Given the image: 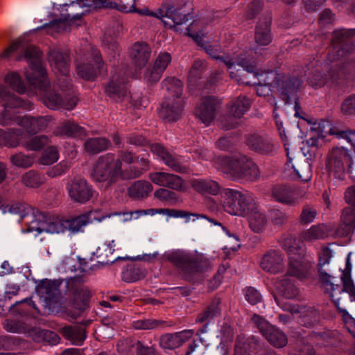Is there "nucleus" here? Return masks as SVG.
I'll list each match as a JSON object with an SVG mask.
<instances>
[{
    "mask_svg": "<svg viewBox=\"0 0 355 355\" xmlns=\"http://www.w3.org/2000/svg\"><path fill=\"white\" fill-rule=\"evenodd\" d=\"M87 62L76 65L77 74L86 80H94L101 73L104 62L98 49L91 47Z\"/></svg>",
    "mask_w": 355,
    "mask_h": 355,
    "instance_id": "nucleus-15",
    "label": "nucleus"
},
{
    "mask_svg": "<svg viewBox=\"0 0 355 355\" xmlns=\"http://www.w3.org/2000/svg\"><path fill=\"white\" fill-rule=\"evenodd\" d=\"M49 85V81L46 78V85L44 87L33 85L40 89V99L46 107L51 110L64 108L67 110H71L76 106L78 98L75 96H67L63 98L55 90L47 89Z\"/></svg>",
    "mask_w": 355,
    "mask_h": 355,
    "instance_id": "nucleus-11",
    "label": "nucleus"
},
{
    "mask_svg": "<svg viewBox=\"0 0 355 355\" xmlns=\"http://www.w3.org/2000/svg\"><path fill=\"white\" fill-rule=\"evenodd\" d=\"M153 191L152 184L145 180L135 182L128 189L129 196L133 199H141L148 196Z\"/></svg>",
    "mask_w": 355,
    "mask_h": 355,
    "instance_id": "nucleus-50",
    "label": "nucleus"
},
{
    "mask_svg": "<svg viewBox=\"0 0 355 355\" xmlns=\"http://www.w3.org/2000/svg\"><path fill=\"white\" fill-rule=\"evenodd\" d=\"M140 172L135 168H122L120 159H116L113 153L98 157L91 171V178L96 183H104L106 187L116 184L119 180L135 179Z\"/></svg>",
    "mask_w": 355,
    "mask_h": 355,
    "instance_id": "nucleus-2",
    "label": "nucleus"
},
{
    "mask_svg": "<svg viewBox=\"0 0 355 355\" xmlns=\"http://www.w3.org/2000/svg\"><path fill=\"white\" fill-rule=\"evenodd\" d=\"M263 336L270 345L277 348H282L287 345L288 339L286 335L278 328L272 326L265 333Z\"/></svg>",
    "mask_w": 355,
    "mask_h": 355,
    "instance_id": "nucleus-51",
    "label": "nucleus"
},
{
    "mask_svg": "<svg viewBox=\"0 0 355 355\" xmlns=\"http://www.w3.org/2000/svg\"><path fill=\"white\" fill-rule=\"evenodd\" d=\"M313 274L312 263L303 257V253H299L297 257L295 256L289 257L288 267L285 275L296 277L302 281L313 279Z\"/></svg>",
    "mask_w": 355,
    "mask_h": 355,
    "instance_id": "nucleus-16",
    "label": "nucleus"
},
{
    "mask_svg": "<svg viewBox=\"0 0 355 355\" xmlns=\"http://www.w3.org/2000/svg\"><path fill=\"white\" fill-rule=\"evenodd\" d=\"M272 198L283 205L294 206L299 200V193L297 190L286 184H276L271 189Z\"/></svg>",
    "mask_w": 355,
    "mask_h": 355,
    "instance_id": "nucleus-27",
    "label": "nucleus"
},
{
    "mask_svg": "<svg viewBox=\"0 0 355 355\" xmlns=\"http://www.w3.org/2000/svg\"><path fill=\"white\" fill-rule=\"evenodd\" d=\"M151 48L145 42H136L130 50V56L134 64L141 69L144 67L151 55Z\"/></svg>",
    "mask_w": 355,
    "mask_h": 355,
    "instance_id": "nucleus-33",
    "label": "nucleus"
},
{
    "mask_svg": "<svg viewBox=\"0 0 355 355\" xmlns=\"http://www.w3.org/2000/svg\"><path fill=\"white\" fill-rule=\"evenodd\" d=\"M162 86L165 88L168 94L164 98L172 99H182L183 83L175 77H167L162 82Z\"/></svg>",
    "mask_w": 355,
    "mask_h": 355,
    "instance_id": "nucleus-45",
    "label": "nucleus"
},
{
    "mask_svg": "<svg viewBox=\"0 0 355 355\" xmlns=\"http://www.w3.org/2000/svg\"><path fill=\"white\" fill-rule=\"evenodd\" d=\"M324 69L328 74H322L319 69L315 68L308 76L307 82L313 87L320 88L327 85L329 86H342L347 76L352 72L339 64V62L328 60L324 64Z\"/></svg>",
    "mask_w": 355,
    "mask_h": 355,
    "instance_id": "nucleus-6",
    "label": "nucleus"
},
{
    "mask_svg": "<svg viewBox=\"0 0 355 355\" xmlns=\"http://www.w3.org/2000/svg\"><path fill=\"white\" fill-rule=\"evenodd\" d=\"M49 61L51 65L61 74L66 76L69 72V54L57 49L50 50Z\"/></svg>",
    "mask_w": 355,
    "mask_h": 355,
    "instance_id": "nucleus-35",
    "label": "nucleus"
},
{
    "mask_svg": "<svg viewBox=\"0 0 355 355\" xmlns=\"http://www.w3.org/2000/svg\"><path fill=\"white\" fill-rule=\"evenodd\" d=\"M319 261L317 265L319 276V282L322 288L327 289H338V286H333L331 279L332 277L323 269V266L329 263V260L332 257V252L328 247H324L318 254Z\"/></svg>",
    "mask_w": 355,
    "mask_h": 355,
    "instance_id": "nucleus-29",
    "label": "nucleus"
},
{
    "mask_svg": "<svg viewBox=\"0 0 355 355\" xmlns=\"http://www.w3.org/2000/svg\"><path fill=\"white\" fill-rule=\"evenodd\" d=\"M146 272L144 269L136 264H128L123 269L121 278L126 282H134L145 277Z\"/></svg>",
    "mask_w": 355,
    "mask_h": 355,
    "instance_id": "nucleus-53",
    "label": "nucleus"
},
{
    "mask_svg": "<svg viewBox=\"0 0 355 355\" xmlns=\"http://www.w3.org/2000/svg\"><path fill=\"white\" fill-rule=\"evenodd\" d=\"M220 104V100L215 96L203 97L201 98L200 103L195 107L194 115L204 124L209 125L214 119L216 111Z\"/></svg>",
    "mask_w": 355,
    "mask_h": 355,
    "instance_id": "nucleus-19",
    "label": "nucleus"
},
{
    "mask_svg": "<svg viewBox=\"0 0 355 355\" xmlns=\"http://www.w3.org/2000/svg\"><path fill=\"white\" fill-rule=\"evenodd\" d=\"M63 336L73 344L82 345L86 338L85 328L80 324L65 326L61 329Z\"/></svg>",
    "mask_w": 355,
    "mask_h": 355,
    "instance_id": "nucleus-42",
    "label": "nucleus"
},
{
    "mask_svg": "<svg viewBox=\"0 0 355 355\" xmlns=\"http://www.w3.org/2000/svg\"><path fill=\"white\" fill-rule=\"evenodd\" d=\"M127 78L114 74L105 87V94L114 101L122 102L127 95Z\"/></svg>",
    "mask_w": 355,
    "mask_h": 355,
    "instance_id": "nucleus-26",
    "label": "nucleus"
},
{
    "mask_svg": "<svg viewBox=\"0 0 355 355\" xmlns=\"http://www.w3.org/2000/svg\"><path fill=\"white\" fill-rule=\"evenodd\" d=\"M61 282L58 280H42L37 286V291L42 298L48 304L57 302L60 293L59 287Z\"/></svg>",
    "mask_w": 355,
    "mask_h": 355,
    "instance_id": "nucleus-32",
    "label": "nucleus"
},
{
    "mask_svg": "<svg viewBox=\"0 0 355 355\" xmlns=\"http://www.w3.org/2000/svg\"><path fill=\"white\" fill-rule=\"evenodd\" d=\"M221 205L232 215L245 216L253 210L255 201L252 194L233 189H225L221 193Z\"/></svg>",
    "mask_w": 355,
    "mask_h": 355,
    "instance_id": "nucleus-7",
    "label": "nucleus"
},
{
    "mask_svg": "<svg viewBox=\"0 0 355 355\" xmlns=\"http://www.w3.org/2000/svg\"><path fill=\"white\" fill-rule=\"evenodd\" d=\"M110 141L106 137H92L84 143L85 150L90 155H96L109 148Z\"/></svg>",
    "mask_w": 355,
    "mask_h": 355,
    "instance_id": "nucleus-49",
    "label": "nucleus"
},
{
    "mask_svg": "<svg viewBox=\"0 0 355 355\" xmlns=\"http://www.w3.org/2000/svg\"><path fill=\"white\" fill-rule=\"evenodd\" d=\"M352 164L349 151L343 147L334 148L328 153L326 166L329 172L336 178L344 175L347 167H350Z\"/></svg>",
    "mask_w": 355,
    "mask_h": 355,
    "instance_id": "nucleus-12",
    "label": "nucleus"
},
{
    "mask_svg": "<svg viewBox=\"0 0 355 355\" xmlns=\"http://www.w3.org/2000/svg\"><path fill=\"white\" fill-rule=\"evenodd\" d=\"M3 324L4 329L8 331L13 333L29 332V329L25 323L20 321L6 319Z\"/></svg>",
    "mask_w": 355,
    "mask_h": 355,
    "instance_id": "nucleus-61",
    "label": "nucleus"
},
{
    "mask_svg": "<svg viewBox=\"0 0 355 355\" xmlns=\"http://www.w3.org/2000/svg\"><path fill=\"white\" fill-rule=\"evenodd\" d=\"M355 29H338L333 32L331 46L327 57L331 62H339V64L347 69L348 72L355 73V55L352 53L355 47L354 37Z\"/></svg>",
    "mask_w": 355,
    "mask_h": 355,
    "instance_id": "nucleus-3",
    "label": "nucleus"
},
{
    "mask_svg": "<svg viewBox=\"0 0 355 355\" xmlns=\"http://www.w3.org/2000/svg\"><path fill=\"white\" fill-rule=\"evenodd\" d=\"M277 291L286 299H293L299 294V290L286 275L275 282Z\"/></svg>",
    "mask_w": 355,
    "mask_h": 355,
    "instance_id": "nucleus-48",
    "label": "nucleus"
},
{
    "mask_svg": "<svg viewBox=\"0 0 355 355\" xmlns=\"http://www.w3.org/2000/svg\"><path fill=\"white\" fill-rule=\"evenodd\" d=\"M342 282H343V288L340 287L339 284H335L332 282L333 286H338L339 287L338 289H327L326 288H323L325 293H328L331 298L332 299V301L336 306L337 310L340 313L342 314V316L344 319H346L347 318H351L348 312L339 306V300L340 297H339L338 295H340L343 292L348 293L349 295L353 297V299L355 300V286L353 284V282L350 277L349 275L347 276L346 274H344L342 277Z\"/></svg>",
    "mask_w": 355,
    "mask_h": 355,
    "instance_id": "nucleus-21",
    "label": "nucleus"
},
{
    "mask_svg": "<svg viewBox=\"0 0 355 355\" xmlns=\"http://www.w3.org/2000/svg\"><path fill=\"white\" fill-rule=\"evenodd\" d=\"M91 222L90 214L86 213L67 219L55 218V233L63 232L69 230L71 232H78L82 230Z\"/></svg>",
    "mask_w": 355,
    "mask_h": 355,
    "instance_id": "nucleus-22",
    "label": "nucleus"
},
{
    "mask_svg": "<svg viewBox=\"0 0 355 355\" xmlns=\"http://www.w3.org/2000/svg\"><path fill=\"white\" fill-rule=\"evenodd\" d=\"M148 178L152 182L158 186L178 191L185 190L184 180L178 175L166 172H153L149 174Z\"/></svg>",
    "mask_w": 355,
    "mask_h": 355,
    "instance_id": "nucleus-23",
    "label": "nucleus"
},
{
    "mask_svg": "<svg viewBox=\"0 0 355 355\" xmlns=\"http://www.w3.org/2000/svg\"><path fill=\"white\" fill-rule=\"evenodd\" d=\"M207 68V62L205 60L198 59L195 60L190 69L188 81L191 85H195L202 78V74Z\"/></svg>",
    "mask_w": 355,
    "mask_h": 355,
    "instance_id": "nucleus-55",
    "label": "nucleus"
},
{
    "mask_svg": "<svg viewBox=\"0 0 355 355\" xmlns=\"http://www.w3.org/2000/svg\"><path fill=\"white\" fill-rule=\"evenodd\" d=\"M0 103L5 107H24V101L17 95L10 92V89L0 84Z\"/></svg>",
    "mask_w": 355,
    "mask_h": 355,
    "instance_id": "nucleus-47",
    "label": "nucleus"
},
{
    "mask_svg": "<svg viewBox=\"0 0 355 355\" xmlns=\"http://www.w3.org/2000/svg\"><path fill=\"white\" fill-rule=\"evenodd\" d=\"M51 143L50 137L45 135H34L28 140H24L21 146L27 150L40 151Z\"/></svg>",
    "mask_w": 355,
    "mask_h": 355,
    "instance_id": "nucleus-52",
    "label": "nucleus"
},
{
    "mask_svg": "<svg viewBox=\"0 0 355 355\" xmlns=\"http://www.w3.org/2000/svg\"><path fill=\"white\" fill-rule=\"evenodd\" d=\"M4 80L17 92L22 94L25 92V86L18 73L15 72L8 73L5 76Z\"/></svg>",
    "mask_w": 355,
    "mask_h": 355,
    "instance_id": "nucleus-60",
    "label": "nucleus"
},
{
    "mask_svg": "<svg viewBox=\"0 0 355 355\" xmlns=\"http://www.w3.org/2000/svg\"><path fill=\"white\" fill-rule=\"evenodd\" d=\"M270 74L275 78L274 83L277 87L281 98L286 104L291 103V97L295 96L300 89L302 84V80L294 76H283L280 79L279 75L272 71H270Z\"/></svg>",
    "mask_w": 355,
    "mask_h": 355,
    "instance_id": "nucleus-17",
    "label": "nucleus"
},
{
    "mask_svg": "<svg viewBox=\"0 0 355 355\" xmlns=\"http://www.w3.org/2000/svg\"><path fill=\"white\" fill-rule=\"evenodd\" d=\"M248 216H249L250 227L252 231L260 232L264 229L266 225V218L265 215L257 209L256 203L254 208L250 211Z\"/></svg>",
    "mask_w": 355,
    "mask_h": 355,
    "instance_id": "nucleus-54",
    "label": "nucleus"
},
{
    "mask_svg": "<svg viewBox=\"0 0 355 355\" xmlns=\"http://www.w3.org/2000/svg\"><path fill=\"white\" fill-rule=\"evenodd\" d=\"M25 58L30 66L26 78L31 85L44 87L46 85V72L41 62V52L39 48L29 46L25 50Z\"/></svg>",
    "mask_w": 355,
    "mask_h": 355,
    "instance_id": "nucleus-10",
    "label": "nucleus"
},
{
    "mask_svg": "<svg viewBox=\"0 0 355 355\" xmlns=\"http://www.w3.org/2000/svg\"><path fill=\"white\" fill-rule=\"evenodd\" d=\"M220 304V299H213L207 306L198 313L196 322L208 324L214 318L220 316L221 311Z\"/></svg>",
    "mask_w": 355,
    "mask_h": 355,
    "instance_id": "nucleus-38",
    "label": "nucleus"
},
{
    "mask_svg": "<svg viewBox=\"0 0 355 355\" xmlns=\"http://www.w3.org/2000/svg\"><path fill=\"white\" fill-rule=\"evenodd\" d=\"M252 105V101L246 96L240 95L233 98L229 103L230 114L235 118H241Z\"/></svg>",
    "mask_w": 355,
    "mask_h": 355,
    "instance_id": "nucleus-43",
    "label": "nucleus"
},
{
    "mask_svg": "<svg viewBox=\"0 0 355 355\" xmlns=\"http://www.w3.org/2000/svg\"><path fill=\"white\" fill-rule=\"evenodd\" d=\"M192 189L202 195L216 196L220 191L219 183L211 179H195L191 180Z\"/></svg>",
    "mask_w": 355,
    "mask_h": 355,
    "instance_id": "nucleus-34",
    "label": "nucleus"
},
{
    "mask_svg": "<svg viewBox=\"0 0 355 355\" xmlns=\"http://www.w3.org/2000/svg\"><path fill=\"white\" fill-rule=\"evenodd\" d=\"M59 159V151L55 146H50L42 153L40 163L42 165H51Z\"/></svg>",
    "mask_w": 355,
    "mask_h": 355,
    "instance_id": "nucleus-57",
    "label": "nucleus"
},
{
    "mask_svg": "<svg viewBox=\"0 0 355 355\" xmlns=\"http://www.w3.org/2000/svg\"><path fill=\"white\" fill-rule=\"evenodd\" d=\"M254 39L256 43L260 46H266L271 42L270 18H265L259 21L255 30Z\"/></svg>",
    "mask_w": 355,
    "mask_h": 355,
    "instance_id": "nucleus-44",
    "label": "nucleus"
},
{
    "mask_svg": "<svg viewBox=\"0 0 355 355\" xmlns=\"http://www.w3.org/2000/svg\"><path fill=\"white\" fill-rule=\"evenodd\" d=\"M206 53L214 60H219L223 62L228 69L232 67V66L237 63L239 66L242 67L247 72L255 73L256 67L253 63L247 59L239 58L237 60L231 57L230 55H220L222 49L220 45H211L209 44L205 47Z\"/></svg>",
    "mask_w": 355,
    "mask_h": 355,
    "instance_id": "nucleus-18",
    "label": "nucleus"
},
{
    "mask_svg": "<svg viewBox=\"0 0 355 355\" xmlns=\"http://www.w3.org/2000/svg\"><path fill=\"white\" fill-rule=\"evenodd\" d=\"M173 325L174 322L171 320L166 321L154 318H146L134 320L131 323V327L135 330H153L155 329H165L166 327H173Z\"/></svg>",
    "mask_w": 355,
    "mask_h": 355,
    "instance_id": "nucleus-41",
    "label": "nucleus"
},
{
    "mask_svg": "<svg viewBox=\"0 0 355 355\" xmlns=\"http://www.w3.org/2000/svg\"><path fill=\"white\" fill-rule=\"evenodd\" d=\"M10 161L17 167L27 168L33 166L34 163V158L31 155H25L20 152L11 155Z\"/></svg>",
    "mask_w": 355,
    "mask_h": 355,
    "instance_id": "nucleus-56",
    "label": "nucleus"
},
{
    "mask_svg": "<svg viewBox=\"0 0 355 355\" xmlns=\"http://www.w3.org/2000/svg\"><path fill=\"white\" fill-rule=\"evenodd\" d=\"M171 62L170 53H160L155 60L151 69H148L144 73V78L150 83H155L159 80L163 72Z\"/></svg>",
    "mask_w": 355,
    "mask_h": 355,
    "instance_id": "nucleus-30",
    "label": "nucleus"
},
{
    "mask_svg": "<svg viewBox=\"0 0 355 355\" xmlns=\"http://www.w3.org/2000/svg\"><path fill=\"white\" fill-rule=\"evenodd\" d=\"M183 100L172 99L164 98L159 110V116L161 119L167 122L178 121L183 111Z\"/></svg>",
    "mask_w": 355,
    "mask_h": 355,
    "instance_id": "nucleus-24",
    "label": "nucleus"
},
{
    "mask_svg": "<svg viewBox=\"0 0 355 355\" xmlns=\"http://www.w3.org/2000/svg\"><path fill=\"white\" fill-rule=\"evenodd\" d=\"M159 344L164 349H173L180 346V338L177 333L166 334L160 337Z\"/></svg>",
    "mask_w": 355,
    "mask_h": 355,
    "instance_id": "nucleus-59",
    "label": "nucleus"
},
{
    "mask_svg": "<svg viewBox=\"0 0 355 355\" xmlns=\"http://www.w3.org/2000/svg\"><path fill=\"white\" fill-rule=\"evenodd\" d=\"M53 134L57 137H80L85 135V130L74 121H67L57 126Z\"/></svg>",
    "mask_w": 355,
    "mask_h": 355,
    "instance_id": "nucleus-40",
    "label": "nucleus"
},
{
    "mask_svg": "<svg viewBox=\"0 0 355 355\" xmlns=\"http://www.w3.org/2000/svg\"><path fill=\"white\" fill-rule=\"evenodd\" d=\"M66 189L70 199L80 204L89 201L95 193L93 187L80 176L70 180L66 184Z\"/></svg>",
    "mask_w": 355,
    "mask_h": 355,
    "instance_id": "nucleus-13",
    "label": "nucleus"
},
{
    "mask_svg": "<svg viewBox=\"0 0 355 355\" xmlns=\"http://www.w3.org/2000/svg\"><path fill=\"white\" fill-rule=\"evenodd\" d=\"M309 339L316 346L324 347L329 353L336 355L343 353L346 347L343 336L336 330L312 331Z\"/></svg>",
    "mask_w": 355,
    "mask_h": 355,
    "instance_id": "nucleus-9",
    "label": "nucleus"
},
{
    "mask_svg": "<svg viewBox=\"0 0 355 355\" xmlns=\"http://www.w3.org/2000/svg\"><path fill=\"white\" fill-rule=\"evenodd\" d=\"M245 144L251 150L261 155H271L275 152V145L268 137L249 135L246 137Z\"/></svg>",
    "mask_w": 355,
    "mask_h": 355,
    "instance_id": "nucleus-28",
    "label": "nucleus"
},
{
    "mask_svg": "<svg viewBox=\"0 0 355 355\" xmlns=\"http://www.w3.org/2000/svg\"><path fill=\"white\" fill-rule=\"evenodd\" d=\"M328 236V229L323 224H317L312 225L300 234V239L304 242H313L316 240L324 239Z\"/></svg>",
    "mask_w": 355,
    "mask_h": 355,
    "instance_id": "nucleus-46",
    "label": "nucleus"
},
{
    "mask_svg": "<svg viewBox=\"0 0 355 355\" xmlns=\"http://www.w3.org/2000/svg\"><path fill=\"white\" fill-rule=\"evenodd\" d=\"M164 257L175 266L189 282L197 281L200 275L207 270L209 262L202 255L187 252L184 250H174L166 253Z\"/></svg>",
    "mask_w": 355,
    "mask_h": 355,
    "instance_id": "nucleus-4",
    "label": "nucleus"
},
{
    "mask_svg": "<svg viewBox=\"0 0 355 355\" xmlns=\"http://www.w3.org/2000/svg\"><path fill=\"white\" fill-rule=\"evenodd\" d=\"M50 116H24L19 121L18 125L21 126L29 135H35L46 129L51 121Z\"/></svg>",
    "mask_w": 355,
    "mask_h": 355,
    "instance_id": "nucleus-31",
    "label": "nucleus"
},
{
    "mask_svg": "<svg viewBox=\"0 0 355 355\" xmlns=\"http://www.w3.org/2000/svg\"><path fill=\"white\" fill-rule=\"evenodd\" d=\"M260 267L267 272L279 273L284 268V256L279 250H270L263 255Z\"/></svg>",
    "mask_w": 355,
    "mask_h": 355,
    "instance_id": "nucleus-25",
    "label": "nucleus"
},
{
    "mask_svg": "<svg viewBox=\"0 0 355 355\" xmlns=\"http://www.w3.org/2000/svg\"><path fill=\"white\" fill-rule=\"evenodd\" d=\"M137 0H132V3H125L121 0L116 2H112L109 0H76L71 3L73 11L76 8H87L85 10L77 12L71 16L69 14L62 15V17L46 24L42 28H46L47 33L53 35L55 33L66 31L69 26L76 21L80 20L82 17L86 15L92 9L102 8H116L123 12H137L141 15L153 16L160 19L164 26L170 29L175 28L178 25H181L189 21V14H184L180 9L173 5L163 3L156 12H151L148 9H137L135 6Z\"/></svg>",
    "mask_w": 355,
    "mask_h": 355,
    "instance_id": "nucleus-1",
    "label": "nucleus"
},
{
    "mask_svg": "<svg viewBox=\"0 0 355 355\" xmlns=\"http://www.w3.org/2000/svg\"><path fill=\"white\" fill-rule=\"evenodd\" d=\"M298 322L306 327H311L317 324L320 320V315L313 307L301 306L298 314L295 317Z\"/></svg>",
    "mask_w": 355,
    "mask_h": 355,
    "instance_id": "nucleus-36",
    "label": "nucleus"
},
{
    "mask_svg": "<svg viewBox=\"0 0 355 355\" xmlns=\"http://www.w3.org/2000/svg\"><path fill=\"white\" fill-rule=\"evenodd\" d=\"M251 321L263 336L273 326L263 317L256 313L252 315Z\"/></svg>",
    "mask_w": 355,
    "mask_h": 355,
    "instance_id": "nucleus-64",
    "label": "nucleus"
},
{
    "mask_svg": "<svg viewBox=\"0 0 355 355\" xmlns=\"http://www.w3.org/2000/svg\"><path fill=\"white\" fill-rule=\"evenodd\" d=\"M316 216V209L312 206L306 205L302 207L300 216V222L302 225H308L314 220Z\"/></svg>",
    "mask_w": 355,
    "mask_h": 355,
    "instance_id": "nucleus-62",
    "label": "nucleus"
},
{
    "mask_svg": "<svg viewBox=\"0 0 355 355\" xmlns=\"http://www.w3.org/2000/svg\"><path fill=\"white\" fill-rule=\"evenodd\" d=\"M340 111L345 116H355V94L349 95L343 100Z\"/></svg>",
    "mask_w": 355,
    "mask_h": 355,
    "instance_id": "nucleus-63",
    "label": "nucleus"
},
{
    "mask_svg": "<svg viewBox=\"0 0 355 355\" xmlns=\"http://www.w3.org/2000/svg\"><path fill=\"white\" fill-rule=\"evenodd\" d=\"M21 182L26 187L37 188L43 183V180L38 173L31 170L22 175Z\"/></svg>",
    "mask_w": 355,
    "mask_h": 355,
    "instance_id": "nucleus-58",
    "label": "nucleus"
},
{
    "mask_svg": "<svg viewBox=\"0 0 355 355\" xmlns=\"http://www.w3.org/2000/svg\"><path fill=\"white\" fill-rule=\"evenodd\" d=\"M341 221L343 225L337 229L336 233L340 236H346L355 229V208L347 207L342 211Z\"/></svg>",
    "mask_w": 355,
    "mask_h": 355,
    "instance_id": "nucleus-37",
    "label": "nucleus"
},
{
    "mask_svg": "<svg viewBox=\"0 0 355 355\" xmlns=\"http://www.w3.org/2000/svg\"><path fill=\"white\" fill-rule=\"evenodd\" d=\"M24 132L19 128H11L7 131L0 128V145L9 148L21 146Z\"/></svg>",
    "mask_w": 355,
    "mask_h": 355,
    "instance_id": "nucleus-39",
    "label": "nucleus"
},
{
    "mask_svg": "<svg viewBox=\"0 0 355 355\" xmlns=\"http://www.w3.org/2000/svg\"><path fill=\"white\" fill-rule=\"evenodd\" d=\"M10 211L19 215L21 220L26 218V231L55 233V218L47 216L44 212L34 209L27 205L15 204L10 207Z\"/></svg>",
    "mask_w": 355,
    "mask_h": 355,
    "instance_id": "nucleus-5",
    "label": "nucleus"
},
{
    "mask_svg": "<svg viewBox=\"0 0 355 355\" xmlns=\"http://www.w3.org/2000/svg\"><path fill=\"white\" fill-rule=\"evenodd\" d=\"M69 295L73 299V307L79 311H84L88 306L91 296L89 290L84 286V279L81 277L71 278L67 282Z\"/></svg>",
    "mask_w": 355,
    "mask_h": 355,
    "instance_id": "nucleus-14",
    "label": "nucleus"
},
{
    "mask_svg": "<svg viewBox=\"0 0 355 355\" xmlns=\"http://www.w3.org/2000/svg\"><path fill=\"white\" fill-rule=\"evenodd\" d=\"M150 150L173 171L180 173L188 172V168L182 162L180 156L168 152L162 145L157 143L152 144Z\"/></svg>",
    "mask_w": 355,
    "mask_h": 355,
    "instance_id": "nucleus-20",
    "label": "nucleus"
},
{
    "mask_svg": "<svg viewBox=\"0 0 355 355\" xmlns=\"http://www.w3.org/2000/svg\"><path fill=\"white\" fill-rule=\"evenodd\" d=\"M225 164L223 171L230 175L232 180L245 179L256 180L259 177V170L253 161L245 156L237 159L223 158Z\"/></svg>",
    "mask_w": 355,
    "mask_h": 355,
    "instance_id": "nucleus-8",
    "label": "nucleus"
}]
</instances>
